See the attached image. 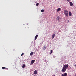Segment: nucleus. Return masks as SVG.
<instances>
[{"label":"nucleus","mask_w":76,"mask_h":76,"mask_svg":"<svg viewBox=\"0 0 76 76\" xmlns=\"http://www.w3.org/2000/svg\"><path fill=\"white\" fill-rule=\"evenodd\" d=\"M67 73H64V76H67Z\"/></svg>","instance_id":"nucleus-14"},{"label":"nucleus","mask_w":76,"mask_h":76,"mask_svg":"<svg viewBox=\"0 0 76 76\" xmlns=\"http://www.w3.org/2000/svg\"><path fill=\"white\" fill-rule=\"evenodd\" d=\"M69 16H72V12H69Z\"/></svg>","instance_id":"nucleus-7"},{"label":"nucleus","mask_w":76,"mask_h":76,"mask_svg":"<svg viewBox=\"0 0 76 76\" xmlns=\"http://www.w3.org/2000/svg\"><path fill=\"white\" fill-rule=\"evenodd\" d=\"M44 11H45V10H41V12H44Z\"/></svg>","instance_id":"nucleus-17"},{"label":"nucleus","mask_w":76,"mask_h":76,"mask_svg":"<svg viewBox=\"0 0 76 76\" xmlns=\"http://www.w3.org/2000/svg\"><path fill=\"white\" fill-rule=\"evenodd\" d=\"M24 55V53H22L21 55V56H22L23 55Z\"/></svg>","instance_id":"nucleus-19"},{"label":"nucleus","mask_w":76,"mask_h":76,"mask_svg":"<svg viewBox=\"0 0 76 76\" xmlns=\"http://www.w3.org/2000/svg\"><path fill=\"white\" fill-rule=\"evenodd\" d=\"M69 4L70 6H73V3H72V2H70Z\"/></svg>","instance_id":"nucleus-10"},{"label":"nucleus","mask_w":76,"mask_h":76,"mask_svg":"<svg viewBox=\"0 0 76 76\" xmlns=\"http://www.w3.org/2000/svg\"><path fill=\"white\" fill-rule=\"evenodd\" d=\"M53 76V75H52V76Z\"/></svg>","instance_id":"nucleus-27"},{"label":"nucleus","mask_w":76,"mask_h":76,"mask_svg":"<svg viewBox=\"0 0 76 76\" xmlns=\"http://www.w3.org/2000/svg\"><path fill=\"white\" fill-rule=\"evenodd\" d=\"M71 76V75H69V76Z\"/></svg>","instance_id":"nucleus-25"},{"label":"nucleus","mask_w":76,"mask_h":76,"mask_svg":"<svg viewBox=\"0 0 76 76\" xmlns=\"http://www.w3.org/2000/svg\"><path fill=\"white\" fill-rule=\"evenodd\" d=\"M2 69H6V70H8V68L5 67H2Z\"/></svg>","instance_id":"nucleus-11"},{"label":"nucleus","mask_w":76,"mask_h":76,"mask_svg":"<svg viewBox=\"0 0 76 76\" xmlns=\"http://www.w3.org/2000/svg\"><path fill=\"white\" fill-rule=\"evenodd\" d=\"M61 11V8H58V9L57 10V12H58Z\"/></svg>","instance_id":"nucleus-8"},{"label":"nucleus","mask_w":76,"mask_h":76,"mask_svg":"<svg viewBox=\"0 0 76 76\" xmlns=\"http://www.w3.org/2000/svg\"><path fill=\"white\" fill-rule=\"evenodd\" d=\"M68 22H69V20H68Z\"/></svg>","instance_id":"nucleus-22"},{"label":"nucleus","mask_w":76,"mask_h":76,"mask_svg":"<svg viewBox=\"0 0 76 76\" xmlns=\"http://www.w3.org/2000/svg\"><path fill=\"white\" fill-rule=\"evenodd\" d=\"M55 37V34H53L52 37V39H53Z\"/></svg>","instance_id":"nucleus-12"},{"label":"nucleus","mask_w":76,"mask_h":76,"mask_svg":"<svg viewBox=\"0 0 76 76\" xmlns=\"http://www.w3.org/2000/svg\"><path fill=\"white\" fill-rule=\"evenodd\" d=\"M38 37V35L37 34L35 37V40L37 39V38Z\"/></svg>","instance_id":"nucleus-9"},{"label":"nucleus","mask_w":76,"mask_h":76,"mask_svg":"<svg viewBox=\"0 0 76 76\" xmlns=\"http://www.w3.org/2000/svg\"><path fill=\"white\" fill-rule=\"evenodd\" d=\"M61 76H64V74H62V75Z\"/></svg>","instance_id":"nucleus-21"},{"label":"nucleus","mask_w":76,"mask_h":76,"mask_svg":"<svg viewBox=\"0 0 76 76\" xmlns=\"http://www.w3.org/2000/svg\"><path fill=\"white\" fill-rule=\"evenodd\" d=\"M68 66L67 65H64V66L62 68V71L63 72H64L66 71V69L68 68Z\"/></svg>","instance_id":"nucleus-1"},{"label":"nucleus","mask_w":76,"mask_h":76,"mask_svg":"<svg viewBox=\"0 0 76 76\" xmlns=\"http://www.w3.org/2000/svg\"><path fill=\"white\" fill-rule=\"evenodd\" d=\"M39 5V3H37L36 4V6H38Z\"/></svg>","instance_id":"nucleus-18"},{"label":"nucleus","mask_w":76,"mask_h":76,"mask_svg":"<svg viewBox=\"0 0 76 76\" xmlns=\"http://www.w3.org/2000/svg\"><path fill=\"white\" fill-rule=\"evenodd\" d=\"M28 28H29V27H28Z\"/></svg>","instance_id":"nucleus-26"},{"label":"nucleus","mask_w":76,"mask_h":76,"mask_svg":"<svg viewBox=\"0 0 76 76\" xmlns=\"http://www.w3.org/2000/svg\"><path fill=\"white\" fill-rule=\"evenodd\" d=\"M46 46H45V45H44V46H43V50H46Z\"/></svg>","instance_id":"nucleus-5"},{"label":"nucleus","mask_w":76,"mask_h":76,"mask_svg":"<svg viewBox=\"0 0 76 76\" xmlns=\"http://www.w3.org/2000/svg\"><path fill=\"white\" fill-rule=\"evenodd\" d=\"M67 1L68 2H70L71 1L70 0H67Z\"/></svg>","instance_id":"nucleus-20"},{"label":"nucleus","mask_w":76,"mask_h":76,"mask_svg":"<svg viewBox=\"0 0 76 76\" xmlns=\"http://www.w3.org/2000/svg\"><path fill=\"white\" fill-rule=\"evenodd\" d=\"M26 67V65L23 64L22 66V67L23 68H24Z\"/></svg>","instance_id":"nucleus-13"},{"label":"nucleus","mask_w":76,"mask_h":76,"mask_svg":"<svg viewBox=\"0 0 76 76\" xmlns=\"http://www.w3.org/2000/svg\"><path fill=\"white\" fill-rule=\"evenodd\" d=\"M35 61V60H32L31 62V64H33Z\"/></svg>","instance_id":"nucleus-4"},{"label":"nucleus","mask_w":76,"mask_h":76,"mask_svg":"<svg viewBox=\"0 0 76 76\" xmlns=\"http://www.w3.org/2000/svg\"><path fill=\"white\" fill-rule=\"evenodd\" d=\"M37 70H36L34 72V75H36L37 74Z\"/></svg>","instance_id":"nucleus-3"},{"label":"nucleus","mask_w":76,"mask_h":76,"mask_svg":"<svg viewBox=\"0 0 76 76\" xmlns=\"http://www.w3.org/2000/svg\"><path fill=\"white\" fill-rule=\"evenodd\" d=\"M52 52H53L52 50H50V55H51V54Z\"/></svg>","instance_id":"nucleus-16"},{"label":"nucleus","mask_w":76,"mask_h":76,"mask_svg":"<svg viewBox=\"0 0 76 76\" xmlns=\"http://www.w3.org/2000/svg\"><path fill=\"white\" fill-rule=\"evenodd\" d=\"M68 11L67 10H64V13L65 16L67 17H68L69 15Z\"/></svg>","instance_id":"nucleus-2"},{"label":"nucleus","mask_w":76,"mask_h":76,"mask_svg":"<svg viewBox=\"0 0 76 76\" xmlns=\"http://www.w3.org/2000/svg\"><path fill=\"white\" fill-rule=\"evenodd\" d=\"M57 19H58V21H59V19H60V17L59 16H58L57 17Z\"/></svg>","instance_id":"nucleus-15"},{"label":"nucleus","mask_w":76,"mask_h":76,"mask_svg":"<svg viewBox=\"0 0 76 76\" xmlns=\"http://www.w3.org/2000/svg\"><path fill=\"white\" fill-rule=\"evenodd\" d=\"M34 52H32L30 53V56H32L34 54Z\"/></svg>","instance_id":"nucleus-6"},{"label":"nucleus","mask_w":76,"mask_h":76,"mask_svg":"<svg viewBox=\"0 0 76 76\" xmlns=\"http://www.w3.org/2000/svg\"><path fill=\"white\" fill-rule=\"evenodd\" d=\"M74 66H75V67H76V64H75V65H74Z\"/></svg>","instance_id":"nucleus-23"},{"label":"nucleus","mask_w":76,"mask_h":76,"mask_svg":"<svg viewBox=\"0 0 76 76\" xmlns=\"http://www.w3.org/2000/svg\"><path fill=\"white\" fill-rule=\"evenodd\" d=\"M53 76H56L55 75H53Z\"/></svg>","instance_id":"nucleus-24"}]
</instances>
